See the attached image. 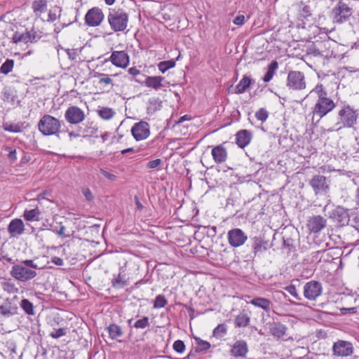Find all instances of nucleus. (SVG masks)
<instances>
[{
	"label": "nucleus",
	"instance_id": "1",
	"mask_svg": "<svg viewBox=\"0 0 359 359\" xmlns=\"http://www.w3.org/2000/svg\"><path fill=\"white\" fill-rule=\"evenodd\" d=\"M316 94L318 97L316 104L313 107V116H317L320 118H323L327 114L331 112L335 107L336 104L332 99L328 97L327 92L320 83H318L306 95Z\"/></svg>",
	"mask_w": 359,
	"mask_h": 359
},
{
	"label": "nucleus",
	"instance_id": "2",
	"mask_svg": "<svg viewBox=\"0 0 359 359\" xmlns=\"http://www.w3.org/2000/svg\"><path fill=\"white\" fill-rule=\"evenodd\" d=\"M61 126V121L49 114L43 115L37 124L38 130L45 136H58Z\"/></svg>",
	"mask_w": 359,
	"mask_h": 359
},
{
	"label": "nucleus",
	"instance_id": "3",
	"mask_svg": "<svg viewBox=\"0 0 359 359\" xmlns=\"http://www.w3.org/2000/svg\"><path fill=\"white\" fill-rule=\"evenodd\" d=\"M107 20L114 32H122L127 28L128 15L122 9H112L107 16Z\"/></svg>",
	"mask_w": 359,
	"mask_h": 359
},
{
	"label": "nucleus",
	"instance_id": "4",
	"mask_svg": "<svg viewBox=\"0 0 359 359\" xmlns=\"http://www.w3.org/2000/svg\"><path fill=\"white\" fill-rule=\"evenodd\" d=\"M339 121L337 125L339 129L351 128L356 123L358 115L350 106H344L338 111Z\"/></svg>",
	"mask_w": 359,
	"mask_h": 359
},
{
	"label": "nucleus",
	"instance_id": "5",
	"mask_svg": "<svg viewBox=\"0 0 359 359\" xmlns=\"http://www.w3.org/2000/svg\"><path fill=\"white\" fill-rule=\"evenodd\" d=\"M352 14V8L341 1H339L332 8L331 13L333 21L337 23H343L347 21Z\"/></svg>",
	"mask_w": 359,
	"mask_h": 359
},
{
	"label": "nucleus",
	"instance_id": "6",
	"mask_svg": "<svg viewBox=\"0 0 359 359\" xmlns=\"http://www.w3.org/2000/svg\"><path fill=\"white\" fill-rule=\"evenodd\" d=\"M287 87L292 90H302L306 88V78L300 71H290L287 77Z\"/></svg>",
	"mask_w": 359,
	"mask_h": 359
},
{
	"label": "nucleus",
	"instance_id": "7",
	"mask_svg": "<svg viewBox=\"0 0 359 359\" xmlns=\"http://www.w3.org/2000/svg\"><path fill=\"white\" fill-rule=\"evenodd\" d=\"M11 275L15 279L26 282L36 276V272L22 264H15L11 268Z\"/></svg>",
	"mask_w": 359,
	"mask_h": 359
},
{
	"label": "nucleus",
	"instance_id": "8",
	"mask_svg": "<svg viewBox=\"0 0 359 359\" xmlns=\"http://www.w3.org/2000/svg\"><path fill=\"white\" fill-rule=\"evenodd\" d=\"M86 118L85 112L77 106H70L65 111V118L71 125H78Z\"/></svg>",
	"mask_w": 359,
	"mask_h": 359
},
{
	"label": "nucleus",
	"instance_id": "9",
	"mask_svg": "<svg viewBox=\"0 0 359 359\" xmlns=\"http://www.w3.org/2000/svg\"><path fill=\"white\" fill-rule=\"evenodd\" d=\"M229 244L233 248H238L245 244L248 240L247 234L239 228H234L227 233Z\"/></svg>",
	"mask_w": 359,
	"mask_h": 359
},
{
	"label": "nucleus",
	"instance_id": "10",
	"mask_svg": "<svg viewBox=\"0 0 359 359\" xmlns=\"http://www.w3.org/2000/svg\"><path fill=\"white\" fill-rule=\"evenodd\" d=\"M323 287L320 282L311 280L304 286V296L306 299L313 301L322 294Z\"/></svg>",
	"mask_w": 359,
	"mask_h": 359
},
{
	"label": "nucleus",
	"instance_id": "11",
	"mask_svg": "<svg viewBox=\"0 0 359 359\" xmlns=\"http://www.w3.org/2000/svg\"><path fill=\"white\" fill-rule=\"evenodd\" d=\"M131 134L136 141L147 139L150 135L149 123L144 121L135 123L131 128Z\"/></svg>",
	"mask_w": 359,
	"mask_h": 359
},
{
	"label": "nucleus",
	"instance_id": "12",
	"mask_svg": "<svg viewBox=\"0 0 359 359\" xmlns=\"http://www.w3.org/2000/svg\"><path fill=\"white\" fill-rule=\"evenodd\" d=\"M109 61L116 67L126 69L130 63V57L124 50H115L111 54V56L105 60Z\"/></svg>",
	"mask_w": 359,
	"mask_h": 359
},
{
	"label": "nucleus",
	"instance_id": "13",
	"mask_svg": "<svg viewBox=\"0 0 359 359\" xmlns=\"http://www.w3.org/2000/svg\"><path fill=\"white\" fill-rule=\"evenodd\" d=\"M333 355L338 357H346L353 352V344L344 340H338L332 346Z\"/></svg>",
	"mask_w": 359,
	"mask_h": 359
},
{
	"label": "nucleus",
	"instance_id": "14",
	"mask_svg": "<svg viewBox=\"0 0 359 359\" xmlns=\"http://www.w3.org/2000/svg\"><path fill=\"white\" fill-rule=\"evenodd\" d=\"M310 186L313 189L316 195L327 194L330 186L327 178L320 175H316L309 182Z\"/></svg>",
	"mask_w": 359,
	"mask_h": 359
},
{
	"label": "nucleus",
	"instance_id": "15",
	"mask_svg": "<svg viewBox=\"0 0 359 359\" xmlns=\"http://www.w3.org/2000/svg\"><path fill=\"white\" fill-rule=\"evenodd\" d=\"M104 19V14L101 9L93 8L90 9L86 16V23L90 27H96L100 25Z\"/></svg>",
	"mask_w": 359,
	"mask_h": 359
},
{
	"label": "nucleus",
	"instance_id": "16",
	"mask_svg": "<svg viewBox=\"0 0 359 359\" xmlns=\"http://www.w3.org/2000/svg\"><path fill=\"white\" fill-rule=\"evenodd\" d=\"M266 326L269 334L274 338L280 339L286 334L287 328L284 324L280 322H269L266 323Z\"/></svg>",
	"mask_w": 359,
	"mask_h": 359
},
{
	"label": "nucleus",
	"instance_id": "17",
	"mask_svg": "<svg viewBox=\"0 0 359 359\" xmlns=\"http://www.w3.org/2000/svg\"><path fill=\"white\" fill-rule=\"evenodd\" d=\"M231 354L236 358H245L248 353V346L245 340H237L232 345Z\"/></svg>",
	"mask_w": 359,
	"mask_h": 359
},
{
	"label": "nucleus",
	"instance_id": "18",
	"mask_svg": "<svg viewBox=\"0 0 359 359\" xmlns=\"http://www.w3.org/2000/svg\"><path fill=\"white\" fill-rule=\"evenodd\" d=\"M326 226V219L322 216L316 215L309 218L307 227L313 233H318Z\"/></svg>",
	"mask_w": 359,
	"mask_h": 359
},
{
	"label": "nucleus",
	"instance_id": "19",
	"mask_svg": "<svg viewBox=\"0 0 359 359\" xmlns=\"http://www.w3.org/2000/svg\"><path fill=\"white\" fill-rule=\"evenodd\" d=\"M8 231L11 237H18L25 231V225L21 219H12L8 226Z\"/></svg>",
	"mask_w": 359,
	"mask_h": 359
},
{
	"label": "nucleus",
	"instance_id": "20",
	"mask_svg": "<svg viewBox=\"0 0 359 359\" xmlns=\"http://www.w3.org/2000/svg\"><path fill=\"white\" fill-rule=\"evenodd\" d=\"M145 86L158 90L162 87H165V78L161 76H147L144 82Z\"/></svg>",
	"mask_w": 359,
	"mask_h": 359
},
{
	"label": "nucleus",
	"instance_id": "21",
	"mask_svg": "<svg viewBox=\"0 0 359 359\" xmlns=\"http://www.w3.org/2000/svg\"><path fill=\"white\" fill-rule=\"evenodd\" d=\"M211 154L217 164L224 163L227 158V151L222 144L217 145L212 148Z\"/></svg>",
	"mask_w": 359,
	"mask_h": 359
},
{
	"label": "nucleus",
	"instance_id": "22",
	"mask_svg": "<svg viewBox=\"0 0 359 359\" xmlns=\"http://www.w3.org/2000/svg\"><path fill=\"white\" fill-rule=\"evenodd\" d=\"M252 250L255 254L262 253L270 248L271 244L268 241L261 237L255 236L252 238Z\"/></svg>",
	"mask_w": 359,
	"mask_h": 359
},
{
	"label": "nucleus",
	"instance_id": "23",
	"mask_svg": "<svg viewBox=\"0 0 359 359\" xmlns=\"http://www.w3.org/2000/svg\"><path fill=\"white\" fill-rule=\"evenodd\" d=\"M315 43L317 46L318 50H320L321 57L329 58L332 55L333 51L330 49L331 41L330 40L316 41Z\"/></svg>",
	"mask_w": 359,
	"mask_h": 359
},
{
	"label": "nucleus",
	"instance_id": "24",
	"mask_svg": "<svg viewBox=\"0 0 359 359\" xmlns=\"http://www.w3.org/2000/svg\"><path fill=\"white\" fill-rule=\"evenodd\" d=\"M333 217L342 226L348 224L349 222L348 211L342 207H337L334 210Z\"/></svg>",
	"mask_w": 359,
	"mask_h": 359
},
{
	"label": "nucleus",
	"instance_id": "25",
	"mask_svg": "<svg viewBox=\"0 0 359 359\" xmlns=\"http://www.w3.org/2000/svg\"><path fill=\"white\" fill-rule=\"evenodd\" d=\"M251 138L252 135L248 130H239L236 133V144L239 147L244 148L250 144Z\"/></svg>",
	"mask_w": 359,
	"mask_h": 359
},
{
	"label": "nucleus",
	"instance_id": "26",
	"mask_svg": "<svg viewBox=\"0 0 359 359\" xmlns=\"http://www.w3.org/2000/svg\"><path fill=\"white\" fill-rule=\"evenodd\" d=\"M256 307L262 309L266 311H269L271 307V302L264 297H255L248 302Z\"/></svg>",
	"mask_w": 359,
	"mask_h": 359
},
{
	"label": "nucleus",
	"instance_id": "27",
	"mask_svg": "<svg viewBox=\"0 0 359 359\" xmlns=\"http://www.w3.org/2000/svg\"><path fill=\"white\" fill-rule=\"evenodd\" d=\"M18 313V307L6 301L0 305V314L5 317H10Z\"/></svg>",
	"mask_w": 359,
	"mask_h": 359
},
{
	"label": "nucleus",
	"instance_id": "28",
	"mask_svg": "<svg viewBox=\"0 0 359 359\" xmlns=\"http://www.w3.org/2000/svg\"><path fill=\"white\" fill-rule=\"evenodd\" d=\"M32 8L36 16H40L47 10L46 0H34L32 4Z\"/></svg>",
	"mask_w": 359,
	"mask_h": 359
},
{
	"label": "nucleus",
	"instance_id": "29",
	"mask_svg": "<svg viewBox=\"0 0 359 359\" xmlns=\"http://www.w3.org/2000/svg\"><path fill=\"white\" fill-rule=\"evenodd\" d=\"M278 68V64L277 61H272L267 67V71L264 76L262 77V80L265 83L269 82L273 77L276 70Z\"/></svg>",
	"mask_w": 359,
	"mask_h": 359
},
{
	"label": "nucleus",
	"instance_id": "30",
	"mask_svg": "<svg viewBox=\"0 0 359 359\" xmlns=\"http://www.w3.org/2000/svg\"><path fill=\"white\" fill-rule=\"evenodd\" d=\"M41 212L39 208L32 210H25L23 213V217L28 222H37L40 220Z\"/></svg>",
	"mask_w": 359,
	"mask_h": 359
},
{
	"label": "nucleus",
	"instance_id": "31",
	"mask_svg": "<svg viewBox=\"0 0 359 359\" xmlns=\"http://www.w3.org/2000/svg\"><path fill=\"white\" fill-rule=\"evenodd\" d=\"M97 112L100 118L107 121L111 119L116 114L114 109L107 107H100Z\"/></svg>",
	"mask_w": 359,
	"mask_h": 359
},
{
	"label": "nucleus",
	"instance_id": "32",
	"mask_svg": "<svg viewBox=\"0 0 359 359\" xmlns=\"http://www.w3.org/2000/svg\"><path fill=\"white\" fill-rule=\"evenodd\" d=\"M107 330L111 339H117L123 334L121 327L114 323L110 324L107 327Z\"/></svg>",
	"mask_w": 359,
	"mask_h": 359
},
{
	"label": "nucleus",
	"instance_id": "33",
	"mask_svg": "<svg viewBox=\"0 0 359 359\" xmlns=\"http://www.w3.org/2000/svg\"><path fill=\"white\" fill-rule=\"evenodd\" d=\"M250 322V318L247 313H241L235 318V325L237 327H245Z\"/></svg>",
	"mask_w": 359,
	"mask_h": 359
},
{
	"label": "nucleus",
	"instance_id": "34",
	"mask_svg": "<svg viewBox=\"0 0 359 359\" xmlns=\"http://www.w3.org/2000/svg\"><path fill=\"white\" fill-rule=\"evenodd\" d=\"M30 39L31 38L28 34V32H26L25 33H20V32H16L13 35L12 41L15 43H29V41L31 40Z\"/></svg>",
	"mask_w": 359,
	"mask_h": 359
},
{
	"label": "nucleus",
	"instance_id": "35",
	"mask_svg": "<svg viewBox=\"0 0 359 359\" xmlns=\"http://www.w3.org/2000/svg\"><path fill=\"white\" fill-rule=\"evenodd\" d=\"M250 84L251 79L246 76H243V78L237 84L235 93L237 94L243 93Z\"/></svg>",
	"mask_w": 359,
	"mask_h": 359
},
{
	"label": "nucleus",
	"instance_id": "36",
	"mask_svg": "<svg viewBox=\"0 0 359 359\" xmlns=\"http://www.w3.org/2000/svg\"><path fill=\"white\" fill-rule=\"evenodd\" d=\"M227 333V326L226 324H219L212 332L213 337L220 339L224 337Z\"/></svg>",
	"mask_w": 359,
	"mask_h": 359
},
{
	"label": "nucleus",
	"instance_id": "37",
	"mask_svg": "<svg viewBox=\"0 0 359 359\" xmlns=\"http://www.w3.org/2000/svg\"><path fill=\"white\" fill-rule=\"evenodd\" d=\"M14 67V61L7 59L0 67V73L7 75L13 71Z\"/></svg>",
	"mask_w": 359,
	"mask_h": 359
},
{
	"label": "nucleus",
	"instance_id": "38",
	"mask_svg": "<svg viewBox=\"0 0 359 359\" xmlns=\"http://www.w3.org/2000/svg\"><path fill=\"white\" fill-rule=\"evenodd\" d=\"M175 66V61L170 60L163 61L158 64V68L161 72L164 74L167 70L173 68Z\"/></svg>",
	"mask_w": 359,
	"mask_h": 359
},
{
	"label": "nucleus",
	"instance_id": "39",
	"mask_svg": "<svg viewBox=\"0 0 359 359\" xmlns=\"http://www.w3.org/2000/svg\"><path fill=\"white\" fill-rule=\"evenodd\" d=\"M112 286L115 288H123L128 285L126 280L119 273L117 277L111 281Z\"/></svg>",
	"mask_w": 359,
	"mask_h": 359
},
{
	"label": "nucleus",
	"instance_id": "40",
	"mask_svg": "<svg viewBox=\"0 0 359 359\" xmlns=\"http://www.w3.org/2000/svg\"><path fill=\"white\" fill-rule=\"evenodd\" d=\"M20 306L24 311L28 315L34 314V306L28 299H24L20 302Z\"/></svg>",
	"mask_w": 359,
	"mask_h": 359
},
{
	"label": "nucleus",
	"instance_id": "41",
	"mask_svg": "<svg viewBox=\"0 0 359 359\" xmlns=\"http://www.w3.org/2000/svg\"><path fill=\"white\" fill-rule=\"evenodd\" d=\"M168 304V301L165 299V296L163 294H158L156 297L154 308V309H161L165 307Z\"/></svg>",
	"mask_w": 359,
	"mask_h": 359
},
{
	"label": "nucleus",
	"instance_id": "42",
	"mask_svg": "<svg viewBox=\"0 0 359 359\" xmlns=\"http://www.w3.org/2000/svg\"><path fill=\"white\" fill-rule=\"evenodd\" d=\"M15 96L13 90L10 87H4L1 92V99L5 102H8Z\"/></svg>",
	"mask_w": 359,
	"mask_h": 359
},
{
	"label": "nucleus",
	"instance_id": "43",
	"mask_svg": "<svg viewBox=\"0 0 359 359\" xmlns=\"http://www.w3.org/2000/svg\"><path fill=\"white\" fill-rule=\"evenodd\" d=\"M306 55L307 56L314 57H321V54L320 50H318L317 46L316 43L308 46L306 49Z\"/></svg>",
	"mask_w": 359,
	"mask_h": 359
},
{
	"label": "nucleus",
	"instance_id": "44",
	"mask_svg": "<svg viewBox=\"0 0 359 359\" xmlns=\"http://www.w3.org/2000/svg\"><path fill=\"white\" fill-rule=\"evenodd\" d=\"M4 129L11 133H20L22 131V127L18 123H6L4 125Z\"/></svg>",
	"mask_w": 359,
	"mask_h": 359
},
{
	"label": "nucleus",
	"instance_id": "45",
	"mask_svg": "<svg viewBox=\"0 0 359 359\" xmlns=\"http://www.w3.org/2000/svg\"><path fill=\"white\" fill-rule=\"evenodd\" d=\"M149 325V318L147 316H144L142 318L137 320L134 324V327L137 329H144Z\"/></svg>",
	"mask_w": 359,
	"mask_h": 359
},
{
	"label": "nucleus",
	"instance_id": "46",
	"mask_svg": "<svg viewBox=\"0 0 359 359\" xmlns=\"http://www.w3.org/2000/svg\"><path fill=\"white\" fill-rule=\"evenodd\" d=\"M268 116L269 113L264 108L259 109L255 114V117L262 122H264L268 118Z\"/></svg>",
	"mask_w": 359,
	"mask_h": 359
},
{
	"label": "nucleus",
	"instance_id": "47",
	"mask_svg": "<svg viewBox=\"0 0 359 359\" xmlns=\"http://www.w3.org/2000/svg\"><path fill=\"white\" fill-rule=\"evenodd\" d=\"M67 332L65 328H58L54 330L52 332H50V336L53 339H58L61 337L65 336Z\"/></svg>",
	"mask_w": 359,
	"mask_h": 359
},
{
	"label": "nucleus",
	"instance_id": "48",
	"mask_svg": "<svg viewBox=\"0 0 359 359\" xmlns=\"http://www.w3.org/2000/svg\"><path fill=\"white\" fill-rule=\"evenodd\" d=\"M5 150L8 151V158L9 161L15 162L17 160L16 149L11 147H6Z\"/></svg>",
	"mask_w": 359,
	"mask_h": 359
},
{
	"label": "nucleus",
	"instance_id": "49",
	"mask_svg": "<svg viewBox=\"0 0 359 359\" xmlns=\"http://www.w3.org/2000/svg\"><path fill=\"white\" fill-rule=\"evenodd\" d=\"M196 344L201 351H206L210 348V344L199 338L196 339Z\"/></svg>",
	"mask_w": 359,
	"mask_h": 359
},
{
	"label": "nucleus",
	"instance_id": "50",
	"mask_svg": "<svg viewBox=\"0 0 359 359\" xmlns=\"http://www.w3.org/2000/svg\"><path fill=\"white\" fill-rule=\"evenodd\" d=\"M100 172L104 177H105L107 180H109L111 182H114L117 179V177L116 175H114V173H112L111 172L106 170L104 168H100Z\"/></svg>",
	"mask_w": 359,
	"mask_h": 359
},
{
	"label": "nucleus",
	"instance_id": "51",
	"mask_svg": "<svg viewBox=\"0 0 359 359\" xmlns=\"http://www.w3.org/2000/svg\"><path fill=\"white\" fill-rule=\"evenodd\" d=\"M173 349L176 352L182 353L185 350V345L182 341L177 340L173 344Z\"/></svg>",
	"mask_w": 359,
	"mask_h": 359
},
{
	"label": "nucleus",
	"instance_id": "52",
	"mask_svg": "<svg viewBox=\"0 0 359 359\" xmlns=\"http://www.w3.org/2000/svg\"><path fill=\"white\" fill-rule=\"evenodd\" d=\"M285 290L290 293L293 297H294L297 300H300L301 297L297 293V289L294 285H290L285 287Z\"/></svg>",
	"mask_w": 359,
	"mask_h": 359
},
{
	"label": "nucleus",
	"instance_id": "53",
	"mask_svg": "<svg viewBox=\"0 0 359 359\" xmlns=\"http://www.w3.org/2000/svg\"><path fill=\"white\" fill-rule=\"evenodd\" d=\"M98 76H100L99 83H103L106 85H109L112 83V80L109 78V76L107 74H99Z\"/></svg>",
	"mask_w": 359,
	"mask_h": 359
},
{
	"label": "nucleus",
	"instance_id": "54",
	"mask_svg": "<svg viewBox=\"0 0 359 359\" xmlns=\"http://www.w3.org/2000/svg\"><path fill=\"white\" fill-rule=\"evenodd\" d=\"M162 161L160 158H156L155 160L150 161L147 163V167L151 169H154L158 167L161 164Z\"/></svg>",
	"mask_w": 359,
	"mask_h": 359
},
{
	"label": "nucleus",
	"instance_id": "55",
	"mask_svg": "<svg viewBox=\"0 0 359 359\" xmlns=\"http://www.w3.org/2000/svg\"><path fill=\"white\" fill-rule=\"evenodd\" d=\"M82 194L88 201H91L93 198V194L88 188L82 189Z\"/></svg>",
	"mask_w": 359,
	"mask_h": 359
},
{
	"label": "nucleus",
	"instance_id": "56",
	"mask_svg": "<svg viewBox=\"0 0 359 359\" xmlns=\"http://www.w3.org/2000/svg\"><path fill=\"white\" fill-rule=\"evenodd\" d=\"M21 264L25 266L27 268L30 267L32 269H37V265L32 259L24 260L22 262Z\"/></svg>",
	"mask_w": 359,
	"mask_h": 359
},
{
	"label": "nucleus",
	"instance_id": "57",
	"mask_svg": "<svg viewBox=\"0 0 359 359\" xmlns=\"http://www.w3.org/2000/svg\"><path fill=\"white\" fill-rule=\"evenodd\" d=\"M245 21V16L243 15H237L233 20V22L236 25H243Z\"/></svg>",
	"mask_w": 359,
	"mask_h": 359
},
{
	"label": "nucleus",
	"instance_id": "58",
	"mask_svg": "<svg viewBox=\"0 0 359 359\" xmlns=\"http://www.w3.org/2000/svg\"><path fill=\"white\" fill-rule=\"evenodd\" d=\"M65 227L62 224V223H60V229H53V231L54 233H56L58 236L62 237H67V236L65 235Z\"/></svg>",
	"mask_w": 359,
	"mask_h": 359
},
{
	"label": "nucleus",
	"instance_id": "59",
	"mask_svg": "<svg viewBox=\"0 0 359 359\" xmlns=\"http://www.w3.org/2000/svg\"><path fill=\"white\" fill-rule=\"evenodd\" d=\"M311 15V13H310V11H309V8L308 6H304L300 14H299V17L300 18H306V17H309Z\"/></svg>",
	"mask_w": 359,
	"mask_h": 359
},
{
	"label": "nucleus",
	"instance_id": "60",
	"mask_svg": "<svg viewBox=\"0 0 359 359\" xmlns=\"http://www.w3.org/2000/svg\"><path fill=\"white\" fill-rule=\"evenodd\" d=\"M67 54L68 55V57L70 60H74L76 57V50L74 49H67L66 50Z\"/></svg>",
	"mask_w": 359,
	"mask_h": 359
},
{
	"label": "nucleus",
	"instance_id": "61",
	"mask_svg": "<svg viewBox=\"0 0 359 359\" xmlns=\"http://www.w3.org/2000/svg\"><path fill=\"white\" fill-rule=\"evenodd\" d=\"M27 32L31 38L30 39L31 40L29 41L30 43H33V42L36 41L38 39H39V36H38L36 32L35 31H34L33 29H32L31 31H27Z\"/></svg>",
	"mask_w": 359,
	"mask_h": 359
},
{
	"label": "nucleus",
	"instance_id": "62",
	"mask_svg": "<svg viewBox=\"0 0 359 359\" xmlns=\"http://www.w3.org/2000/svg\"><path fill=\"white\" fill-rule=\"evenodd\" d=\"M341 311L343 314L355 313L357 312V308L356 307L343 308L341 309Z\"/></svg>",
	"mask_w": 359,
	"mask_h": 359
},
{
	"label": "nucleus",
	"instance_id": "63",
	"mask_svg": "<svg viewBox=\"0 0 359 359\" xmlns=\"http://www.w3.org/2000/svg\"><path fill=\"white\" fill-rule=\"evenodd\" d=\"M80 130L77 131H67L68 136L69 137V140L72 141V140L79 137L81 136V134L79 133Z\"/></svg>",
	"mask_w": 359,
	"mask_h": 359
},
{
	"label": "nucleus",
	"instance_id": "64",
	"mask_svg": "<svg viewBox=\"0 0 359 359\" xmlns=\"http://www.w3.org/2000/svg\"><path fill=\"white\" fill-rule=\"evenodd\" d=\"M51 262L55 264L57 266H62L64 264V262L62 259L58 257H53L51 258Z\"/></svg>",
	"mask_w": 359,
	"mask_h": 359
}]
</instances>
